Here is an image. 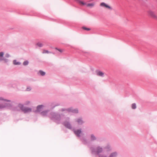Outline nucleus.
Listing matches in <instances>:
<instances>
[{
  "label": "nucleus",
  "mask_w": 157,
  "mask_h": 157,
  "mask_svg": "<svg viewBox=\"0 0 157 157\" xmlns=\"http://www.w3.org/2000/svg\"><path fill=\"white\" fill-rule=\"evenodd\" d=\"M5 56L6 58H9L10 57V55L8 53H6L5 54Z\"/></svg>",
  "instance_id": "2f4dec72"
},
{
  "label": "nucleus",
  "mask_w": 157,
  "mask_h": 157,
  "mask_svg": "<svg viewBox=\"0 0 157 157\" xmlns=\"http://www.w3.org/2000/svg\"><path fill=\"white\" fill-rule=\"evenodd\" d=\"M132 108L133 109H135L136 108V105L135 103H133L132 104Z\"/></svg>",
  "instance_id": "393cba45"
},
{
  "label": "nucleus",
  "mask_w": 157,
  "mask_h": 157,
  "mask_svg": "<svg viewBox=\"0 0 157 157\" xmlns=\"http://www.w3.org/2000/svg\"><path fill=\"white\" fill-rule=\"evenodd\" d=\"M72 131L77 137L79 138L80 140L83 144L88 146L89 145L90 142L83 136V133L81 128L77 129L74 128Z\"/></svg>",
  "instance_id": "f257e3e1"
},
{
  "label": "nucleus",
  "mask_w": 157,
  "mask_h": 157,
  "mask_svg": "<svg viewBox=\"0 0 157 157\" xmlns=\"http://www.w3.org/2000/svg\"><path fill=\"white\" fill-rule=\"evenodd\" d=\"M89 147L92 154L98 156L103 151V147L99 145H97L95 147L91 146Z\"/></svg>",
  "instance_id": "7ed1b4c3"
},
{
  "label": "nucleus",
  "mask_w": 157,
  "mask_h": 157,
  "mask_svg": "<svg viewBox=\"0 0 157 157\" xmlns=\"http://www.w3.org/2000/svg\"><path fill=\"white\" fill-rule=\"evenodd\" d=\"M75 2L78 3L80 5L82 6H86V7L90 8H92L94 7L95 5V3L94 2L87 3L86 2H83L80 0H75Z\"/></svg>",
  "instance_id": "0eeeda50"
},
{
  "label": "nucleus",
  "mask_w": 157,
  "mask_h": 157,
  "mask_svg": "<svg viewBox=\"0 0 157 157\" xmlns=\"http://www.w3.org/2000/svg\"><path fill=\"white\" fill-rule=\"evenodd\" d=\"M64 115L62 114H60L54 112H51L49 115V117L51 119L57 123H60Z\"/></svg>",
  "instance_id": "f03ea898"
},
{
  "label": "nucleus",
  "mask_w": 157,
  "mask_h": 157,
  "mask_svg": "<svg viewBox=\"0 0 157 157\" xmlns=\"http://www.w3.org/2000/svg\"><path fill=\"white\" fill-rule=\"evenodd\" d=\"M103 149L107 151H111L112 148L111 147L110 145L109 144H107L106 145H105L103 148Z\"/></svg>",
  "instance_id": "ddd939ff"
},
{
  "label": "nucleus",
  "mask_w": 157,
  "mask_h": 157,
  "mask_svg": "<svg viewBox=\"0 0 157 157\" xmlns=\"http://www.w3.org/2000/svg\"><path fill=\"white\" fill-rule=\"evenodd\" d=\"M31 90V88L30 86H28L27 87L26 90L27 91H29Z\"/></svg>",
  "instance_id": "c756f323"
},
{
  "label": "nucleus",
  "mask_w": 157,
  "mask_h": 157,
  "mask_svg": "<svg viewBox=\"0 0 157 157\" xmlns=\"http://www.w3.org/2000/svg\"><path fill=\"white\" fill-rule=\"evenodd\" d=\"M30 103V102L29 101H27L25 102V105H28Z\"/></svg>",
  "instance_id": "473e14b6"
},
{
  "label": "nucleus",
  "mask_w": 157,
  "mask_h": 157,
  "mask_svg": "<svg viewBox=\"0 0 157 157\" xmlns=\"http://www.w3.org/2000/svg\"><path fill=\"white\" fill-rule=\"evenodd\" d=\"M59 111L64 112L65 113H77L78 112L77 109L74 108L72 107L68 108H62L60 109Z\"/></svg>",
  "instance_id": "20e7f679"
},
{
  "label": "nucleus",
  "mask_w": 157,
  "mask_h": 157,
  "mask_svg": "<svg viewBox=\"0 0 157 157\" xmlns=\"http://www.w3.org/2000/svg\"><path fill=\"white\" fill-rule=\"evenodd\" d=\"M28 64H29V62L27 60L25 61L23 63V64L24 66H26V65H28Z\"/></svg>",
  "instance_id": "bb28decb"
},
{
  "label": "nucleus",
  "mask_w": 157,
  "mask_h": 157,
  "mask_svg": "<svg viewBox=\"0 0 157 157\" xmlns=\"http://www.w3.org/2000/svg\"><path fill=\"white\" fill-rule=\"evenodd\" d=\"M18 107L19 108V109H17V110H18L20 109L24 113H30L32 111V108L28 107H25L23 105L21 104H19Z\"/></svg>",
  "instance_id": "6e6552de"
},
{
  "label": "nucleus",
  "mask_w": 157,
  "mask_h": 157,
  "mask_svg": "<svg viewBox=\"0 0 157 157\" xmlns=\"http://www.w3.org/2000/svg\"><path fill=\"white\" fill-rule=\"evenodd\" d=\"M96 73L97 75L99 76L103 77H104V73L99 70H97L96 71Z\"/></svg>",
  "instance_id": "f3484780"
},
{
  "label": "nucleus",
  "mask_w": 157,
  "mask_h": 157,
  "mask_svg": "<svg viewBox=\"0 0 157 157\" xmlns=\"http://www.w3.org/2000/svg\"><path fill=\"white\" fill-rule=\"evenodd\" d=\"M63 125L67 128L73 130L74 128H73L72 124H71L70 121V118L69 117H67L66 118L65 120L63 123Z\"/></svg>",
  "instance_id": "39448f33"
},
{
  "label": "nucleus",
  "mask_w": 157,
  "mask_h": 157,
  "mask_svg": "<svg viewBox=\"0 0 157 157\" xmlns=\"http://www.w3.org/2000/svg\"><path fill=\"white\" fill-rule=\"evenodd\" d=\"M12 105L10 103H5L4 105L0 104V109H2L4 108H10Z\"/></svg>",
  "instance_id": "9d476101"
},
{
  "label": "nucleus",
  "mask_w": 157,
  "mask_h": 157,
  "mask_svg": "<svg viewBox=\"0 0 157 157\" xmlns=\"http://www.w3.org/2000/svg\"><path fill=\"white\" fill-rule=\"evenodd\" d=\"M148 13L152 17L157 20V16L155 14L153 11L151 10H149L148 11Z\"/></svg>",
  "instance_id": "f8f14e48"
},
{
  "label": "nucleus",
  "mask_w": 157,
  "mask_h": 157,
  "mask_svg": "<svg viewBox=\"0 0 157 157\" xmlns=\"http://www.w3.org/2000/svg\"><path fill=\"white\" fill-rule=\"evenodd\" d=\"M100 6L101 7H105L108 8L109 10H111L112 9V8L111 7L104 2L101 3L100 4Z\"/></svg>",
  "instance_id": "2eb2a0df"
},
{
  "label": "nucleus",
  "mask_w": 157,
  "mask_h": 157,
  "mask_svg": "<svg viewBox=\"0 0 157 157\" xmlns=\"http://www.w3.org/2000/svg\"><path fill=\"white\" fill-rule=\"evenodd\" d=\"M5 101L10 102V101L7 99H4L3 98L0 97V101Z\"/></svg>",
  "instance_id": "b1692460"
},
{
  "label": "nucleus",
  "mask_w": 157,
  "mask_h": 157,
  "mask_svg": "<svg viewBox=\"0 0 157 157\" xmlns=\"http://www.w3.org/2000/svg\"><path fill=\"white\" fill-rule=\"evenodd\" d=\"M36 45L40 47H42L43 46V44L39 42L37 43Z\"/></svg>",
  "instance_id": "a878e982"
},
{
  "label": "nucleus",
  "mask_w": 157,
  "mask_h": 157,
  "mask_svg": "<svg viewBox=\"0 0 157 157\" xmlns=\"http://www.w3.org/2000/svg\"><path fill=\"white\" fill-rule=\"evenodd\" d=\"M13 63L14 65H20L21 64V63L17 61L16 60H14L13 61Z\"/></svg>",
  "instance_id": "aec40b11"
},
{
  "label": "nucleus",
  "mask_w": 157,
  "mask_h": 157,
  "mask_svg": "<svg viewBox=\"0 0 157 157\" xmlns=\"http://www.w3.org/2000/svg\"><path fill=\"white\" fill-rule=\"evenodd\" d=\"M90 140L92 142L97 140V138L94 134H92L90 135Z\"/></svg>",
  "instance_id": "4468645a"
},
{
  "label": "nucleus",
  "mask_w": 157,
  "mask_h": 157,
  "mask_svg": "<svg viewBox=\"0 0 157 157\" xmlns=\"http://www.w3.org/2000/svg\"><path fill=\"white\" fill-rule=\"evenodd\" d=\"M75 121L78 125H82L84 123V121L81 117H79L75 119Z\"/></svg>",
  "instance_id": "9b49d317"
},
{
  "label": "nucleus",
  "mask_w": 157,
  "mask_h": 157,
  "mask_svg": "<svg viewBox=\"0 0 157 157\" xmlns=\"http://www.w3.org/2000/svg\"><path fill=\"white\" fill-rule=\"evenodd\" d=\"M43 53H51V52H49L48 50H44L43 52Z\"/></svg>",
  "instance_id": "c85d7f7f"
},
{
  "label": "nucleus",
  "mask_w": 157,
  "mask_h": 157,
  "mask_svg": "<svg viewBox=\"0 0 157 157\" xmlns=\"http://www.w3.org/2000/svg\"><path fill=\"white\" fill-rule=\"evenodd\" d=\"M39 73L42 76H44L45 74V73L41 70L39 71Z\"/></svg>",
  "instance_id": "4be33fe9"
},
{
  "label": "nucleus",
  "mask_w": 157,
  "mask_h": 157,
  "mask_svg": "<svg viewBox=\"0 0 157 157\" xmlns=\"http://www.w3.org/2000/svg\"><path fill=\"white\" fill-rule=\"evenodd\" d=\"M82 29L85 30H87V31H89L90 30V29L89 28H87L85 27H82Z\"/></svg>",
  "instance_id": "cd10ccee"
},
{
  "label": "nucleus",
  "mask_w": 157,
  "mask_h": 157,
  "mask_svg": "<svg viewBox=\"0 0 157 157\" xmlns=\"http://www.w3.org/2000/svg\"><path fill=\"white\" fill-rule=\"evenodd\" d=\"M44 105H40L38 106L36 108V110L35 111V112H40L43 109Z\"/></svg>",
  "instance_id": "dca6fc26"
},
{
  "label": "nucleus",
  "mask_w": 157,
  "mask_h": 157,
  "mask_svg": "<svg viewBox=\"0 0 157 157\" xmlns=\"http://www.w3.org/2000/svg\"><path fill=\"white\" fill-rule=\"evenodd\" d=\"M59 105V103H54L52 104L51 105L52 107V109L54 108L56 106H58Z\"/></svg>",
  "instance_id": "412c9836"
},
{
  "label": "nucleus",
  "mask_w": 157,
  "mask_h": 157,
  "mask_svg": "<svg viewBox=\"0 0 157 157\" xmlns=\"http://www.w3.org/2000/svg\"><path fill=\"white\" fill-rule=\"evenodd\" d=\"M56 50H58L59 52L61 53L63 52V50L60 49H58L57 48H56Z\"/></svg>",
  "instance_id": "7c9ffc66"
},
{
  "label": "nucleus",
  "mask_w": 157,
  "mask_h": 157,
  "mask_svg": "<svg viewBox=\"0 0 157 157\" xmlns=\"http://www.w3.org/2000/svg\"><path fill=\"white\" fill-rule=\"evenodd\" d=\"M19 105V104L16 107H15V108H14L13 109V110L15 111H19L20 110H21V109H20L18 110H17V109H19V108L18 107V106Z\"/></svg>",
  "instance_id": "5701e85b"
},
{
  "label": "nucleus",
  "mask_w": 157,
  "mask_h": 157,
  "mask_svg": "<svg viewBox=\"0 0 157 157\" xmlns=\"http://www.w3.org/2000/svg\"><path fill=\"white\" fill-rule=\"evenodd\" d=\"M118 155L117 152L116 151H114L110 154L109 157H117Z\"/></svg>",
  "instance_id": "a211bd4d"
},
{
  "label": "nucleus",
  "mask_w": 157,
  "mask_h": 157,
  "mask_svg": "<svg viewBox=\"0 0 157 157\" xmlns=\"http://www.w3.org/2000/svg\"><path fill=\"white\" fill-rule=\"evenodd\" d=\"M49 110H46L44 111L41 112L40 114H41L44 116H45L47 115V114Z\"/></svg>",
  "instance_id": "6ab92c4d"
},
{
  "label": "nucleus",
  "mask_w": 157,
  "mask_h": 157,
  "mask_svg": "<svg viewBox=\"0 0 157 157\" xmlns=\"http://www.w3.org/2000/svg\"><path fill=\"white\" fill-rule=\"evenodd\" d=\"M63 125L67 128L73 130L74 128H73L72 124H71L70 121V118L69 117H67L66 118L65 120L63 123Z\"/></svg>",
  "instance_id": "423d86ee"
},
{
  "label": "nucleus",
  "mask_w": 157,
  "mask_h": 157,
  "mask_svg": "<svg viewBox=\"0 0 157 157\" xmlns=\"http://www.w3.org/2000/svg\"><path fill=\"white\" fill-rule=\"evenodd\" d=\"M4 53L3 52H0V62L4 61L5 63H7L9 61L8 59H6L4 56Z\"/></svg>",
  "instance_id": "1a4fd4ad"
}]
</instances>
